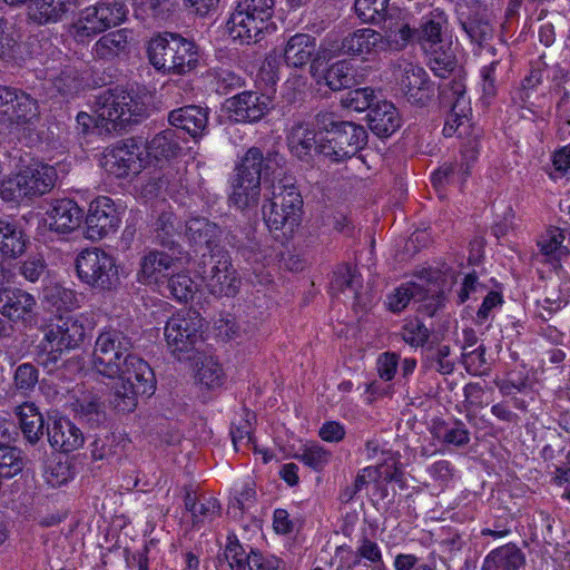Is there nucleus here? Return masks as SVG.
Segmentation results:
<instances>
[{"label": "nucleus", "mask_w": 570, "mask_h": 570, "mask_svg": "<svg viewBox=\"0 0 570 570\" xmlns=\"http://www.w3.org/2000/svg\"><path fill=\"white\" fill-rule=\"evenodd\" d=\"M131 337L117 328L102 331L95 343L92 367L108 379H118L111 397L114 407L128 413L137 406L138 395H151L155 392V375L149 364L131 353Z\"/></svg>", "instance_id": "obj_1"}, {"label": "nucleus", "mask_w": 570, "mask_h": 570, "mask_svg": "<svg viewBox=\"0 0 570 570\" xmlns=\"http://www.w3.org/2000/svg\"><path fill=\"white\" fill-rule=\"evenodd\" d=\"M284 163V157L275 149L264 155L258 147L248 148L229 176V203L243 212L256 208L261 199L262 177L265 181L269 177L278 178Z\"/></svg>", "instance_id": "obj_2"}, {"label": "nucleus", "mask_w": 570, "mask_h": 570, "mask_svg": "<svg viewBox=\"0 0 570 570\" xmlns=\"http://www.w3.org/2000/svg\"><path fill=\"white\" fill-rule=\"evenodd\" d=\"M147 107L137 95L119 88L108 89L96 97L95 117L87 112L77 115V122L89 130L92 124L100 132L124 130L131 124H138L147 117Z\"/></svg>", "instance_id": "obj_3"}, {"label": "nucleus", "mask_w": 570, "mask_h": 570, "mask_svg": "<svg viewBox=\"0 0 570 570\" xmlns=\"http://www.w3.org/2000/svg\"><path fill=\"white\" fill-rule=\"evenodd\" d=\"M292 180L283 178L273 184L272 195L262 206L266 226L281 240L292 238L302 220L303 198Z\"/></svg>", "instance_id": "obj_4"}, {"label": "nucleus", "mask_w": 570, "mask_h": 570, "mask_svg": "<svg viewBox=\"0 0 570 570\" xmlns=\"http://www.w3.org/2000/svg\"><path fill=\"white\" fill-rule=\"evenodd\" d=\"M316 124L325 132L321 137V155L332 161L350 159L367 144V131L362 125L338 120L331 112L318 114Z\"/></svg>", "instance_id": "obj_5"}, {"label": "nucleus", "mask_w": 570, "mask_h": 570, "mask_svg": "<svg viewBox=\"0 0 570 570\" xmlns=\"http://www.w3.org/2000/svg\"><path fill=\"white\" fill-rule=\"evenodd\" d=\"M147 52L154 68L164 73H188L197 67L199 61L196 43L174 32L153 37Z\"/></svg>", "instance_id": "obj_6"}, {"label": "nucleus", "mask_w": 570, "mask_h": 570, "mask_svg": "<svg viewBox=\"0 0 570 570\" xmlns=\"http://www.w3.org/2000/svg\"><path fill=\"white\" fill-rule=\"evenodd\" d=\"M85 338V326L72 316H59L45 328L41 341L39 363L49 372L53 371L62 360L65 352L76 348Z\"/></svg>", "instance_id": "obj_7"}, {"label": "nucleus", "mask_w": 570, "mask_h": 570, "mask_svg": "<svg viewBox=\"0 0 570 570\" xmlns=\"http://www.w3.org/2000/svg\"><path fill=\"white\" fill-rule=\"evenodd\" d=\"M274 7V0H239L226 23L229 37L242 43L257 42L269 27Z\"/></svg>", "instance_id": "obj_8"}, {"label": "nucleus", "mask_w": 570, "mask_h": 570, "mask_svg": "<svg viewBox=\"0 0 570 570\" xmlns=\"http://www.w3.org/2000/svg\"><path fill=\"white\" fill-rule=\"evenodd\" d=\"M203 326V317L191 308L180 309L167 321L164 334L167 347L175 358L190 361L195 357Z\"/></svg>", "instance_id": "obj_9"}, {"label": "nucleus", "mask_w": 570, "mask_h": 570, "mask_svg": "<svg viewBox=\"0 0 570 570\" xmlns=\"http://www.w3.org/2000/svg\"><path fill=\"white\" fill-rule=\"evenodd\" d=\"M198 272L207 289L214 296L233 297L239 291L240 277L225 248L204 253L198 264Z\"/></svg>", "instance_id": "obj_10"}, {"label": "nucleus", "mask_w": 570, "mask_h": 570, "mask_svg": "<svg viewBox=\"0 0 570 570\" xmlns=\"http://www.w3.org/2000/svg\"><path fill=\"white\" fill-rule=\"evenodd\" d=\"M79 279L99 291H110L119 282L118 267L114 256L100 248H87L76 258Z\"/></svg>", "instance_id": "obj_11"}, {"label": "nucleus", "mask_w": 570, "mask_h": 570, "mask_svg": "<svg viewBox=\"0 0 570 570\" xmlns=\"http://www.w3.org/2000/svg\"><path fill=\"white\" fill-rule=\"evenodd\" d=\"M126 13L125 4L117 0L99 2L81 10L79 18L70 27V33L78 42H85L124 21Z\"/></svg>", "instance_id": "obj_12"}, {"label": "nucleus", "mask_w": 570, "mask_h": 570, "mask_svg": "<svg viewBox=\"0 0 570 570\" xmlns=\"http://www.w3.org/2000/svg\"><path fill=\"white\" fill-rule=\"evenodd\" d=\"M439 99L443 108L450 109L443 134L446 137H452L465 121H469L471 115L470 99L466 97L464 81L454 78L441 85L439 87Z\"/></svg>", "instance_id": "obj_13"}, {"label": "nucleus", "mask_w": 570, "mask_h": 570, "mask_svg": "<svg viewBox=\"0 0 570 570\" xmlns=\"http://www.w3.org/2000/svg\"><path fill=\"white\" fill-rule=\"evenodd\" d=\"M121 223L120 214L114 200L107 196H99L89 205L86 217V237L100 240L117 232Z\"/></svg>", "instance_id": "obj_14"}, {"label": "nucleus", "mask_w": 570, "mask_h": 570, "mask_svg": "<svg viewBox=\"0 0 570 570\" xmlns=\"http://www.w3.org/2000/svg\"><path fill=\"white\" fill-rule=\"evenodd\" d=\"M141 150L134 139L106 149L101 158V167L117 178L138 174L142 167Z\"/></svg>", "instance_id": "obj_15"}, {"label": "nucleus", "mask_w": 570, "mask_h": 570, "mask_svg": "<svg viewBox=\"0 0 570 570\" xmlns=\"http://www.w3.org/2000/svg\"><path fill=\"white\" fill-rule=\"evenodd\" d=\"M271 98L257 91H243L225 101V110L235 122H256L269 110Z\"/></svg>", "instance_id": "obj_16"}, {"label": "nucleus", "mask_w": 570, "mask_h": 570, "mask_svg": "<svg viewBox=\"0 0 570 570\" xmlns=\"http://www.w3.org/2000/svg\"><path fill=\"white\" fill-rule=\"evenodd\" d=\"M400 90L409 104L426 107L434 98L435 85L421 67L406 65L399 80Z\"/></svg>", "instance_id": "obj_17"}, {"label": "nucleus", "mask_w": 570, "mask_h": 570, "mask_svg": "<svg viewBox=\"0 0 570 570\" xmlns=\"http://www.w3.org/2000/svg\"><path fill=\"white\" fill-rule=\"evenodd\" d=\"M0 114L10 124H27L37 117L38 105L27 92L0 85Z\"/></svg>", "instance_id": "obj_18"}, {"label": "nucleus", "mask_w": 570, "mask_h": 570, "mask_svg": "<svg viewBox=\"0 0 570 570\" xmlns=\"http://www.w3.org/2000/svg\"><path fill=\"white\" fill-rule=\"evenodd\" d=\"M178 261L161 250H149L139 263L138 281L147 285L161 287L165 279L174 272Z\"/></svg>", "instance_id": "obj_19"}, {"label": "nucleus", "mask_w": 570, "mask_h": 570, "mask_svg": "<svg viewBox=\"0 0 570 570\" xmlns=\"http://www.w3.org/2000/svg\"><path fill=\"white\" fill-rule=\"evenodd\" d=\"M51 230L68 234L76 230L82 223L83 210L70 198L55 199L47 212Z\"/></svg>", "instance_id": "obj_20"}, {"label": "nucleus", "mask_w": 570, "mask_h": 570, "mask_svg": "<svg viewBox=\"0 0 570 570\" xmlns=\"http://www.w3.org/2000/svg\"><path fill=\"white\" fill-rule=\"evenodd\" d=\"M385 38L381 32L362 28L346 35L338 48V51L348 56H364L385 49Z\"/></svg>", "instance_id": "obj_21"}, {"label": "nucleus", "mask_w": 570, "mask_h": 570, "mask_svg": "<svg viewBox=\"0 0 570 570\" xmlns=\"http://www.w3.org/2000/svg\"><path fill=\"white\" fill-rule=\"evenodd\" d=\"M47 435L51 448L63 453L76 451L85 443L82 431L66 417L53 420L47 428Z\"/></svg>", "instance_id": "obj_22"}, {"label": "nucleus", "mask_w": 570, "mask_h": 570, "mask_svg": "<svg viewBox=\"0 0 570 570\" xmlns=\"http://www.w3.org/2000/svg\"><path fill=\"white\" fill-rule=\"evenodd\" d=\"M27 197L41 196L52 189L57 171L47 164H32L18 173Z\"/></svg>", "instance_id": "obj_23"}, {"label": "nucleus", "mask_w": 570, "mask_h": 570, "mask_svg": "<svg viewBox=\"0 0 570 570\" xmlns=\"http://www.w3.org/2000/svg\"><path fill=\"white\" fill-rule=\"evenodd\" d=\"M287 145L293 156L308 163L313 155H321V138L316 130L306 122L293 125L287 135Z\"/></svg>", "instance_id": "obj_24"}, {"label": "nucleus", "mask_w": 570, "mask_h": 570, "mask_svg": "<svg viewBox=\"0 0 570 570\" xmlns=\"http://www.w3.org/2000/svg\"><path fill=\"white\" fill-rule=\"evenodd\" d=\"M208 115V108L188 105L171 110L168 115V121L171 126L185 130L196 139L206 134Z\"/></svg>", "instance_id": "obj_25"}, {"label": "nucleus", "mask_w": 570, "mask_h": 570, "mask_svg": "<svg viewBox=\"0 0 570 570\" xmlns=\"http://www.w3.org/2000/svg\"><path fill=\"white\" fill-rule=\"evenodd\" d=\"M35 305V297L22 289H0V313L11 321H29Z\"/></svg>", "instance_id": "obj_26"}, {"label": "nucleus", "mask_w": 570, "mask_h": 570, "mask_svg": "<svg viewBox=\"0 0 570 570\" xmlns=\"http://www.w3.org/2000/svg\"><path fill=\"white\" fill-rule=\"evenodd\" d=\"M184 235L188 242L197 247L205 246L208 253L216 248H223L218 245L222 237L220 227L205 217H191L185 223Z\"/></svg>", "instance_id": "obj_27"}, {"label": "nucleus", "mask_w": 570, "mask_h": 570, "mask_svg": "<svg viewBox=\"0 0 570 570\" xmlns=\"http://www.w3.org/2000/svg\"><path fill=\"white\" fill-rule=\"evenodd\" d=\"M366 120L370 129L381 138L390 137L401 127L400 114L387 100H376L367 111Z\"/></svg>", "instance_id": "obj_28"}, {"label": "nucleus", "mask_w": 570, "mask_h": 570, "mask_svg": "<svg viewBox=\"0 0 570 570\" xmlns=\"http://www.w3.org/2000/svg\"><path fill=\"white\" fill-rule=\"evenodd\" d=\"M316 52V38L307 33H295L288 38L283 49V58L288 67L306 66Z\"/></svg>", "instance_id": "obj_29"}, {"label": "nucleus", "mask_w": 570, "mask_h": 570, "mask_svg": "<svg viewBox=\"0 0 570 570\" xmlns=\"http://www.w3.org/2000/svg\"><path fill=\"white\" fill-rule=\"evenodd\" d=\"M525 556L514 543H507L490 551L482 563V570H520Z\"/></svg>", "instance_id": "obj_30"}, {"label": "nucleus", "mask_w": 570, "mask_h": 570, "mask_svg": "<svg viewBox=\"0 0 570 570\" xmlns=\"http://www.w3.org/2000/svg\"><path fill=\"white\" fill-rule=\"evenodd\" d=\"M27 237L18 224L9 218H0V253L2 256L16 258L26 250Z\"/></svg>", "instance_id": "obj_31"}, {"label": "nucleus", "mask_w": 570, "mask_h": 570, "mask_svg": "<svg viewBox=\"0 0 570 570\" xmlns=\"http://www.w3.org/2000/svg\"><path fill=\"white\" fill-rule=\"evenodd\" d=\"M184 502L186 510L191 514L194 524L212 521L219 514V503L213 497L186 490Z\"/></svg>", "instance_id": "obj_32"}, {"label": "nucleus", "mask_w": 570, "mask_h": 570, "mask_svg": "<svg viewBox=\"0 0 570 570\" xmlns=\"http://www.w3.org/2000/svg\"><path fill=\"white\" fill-rule=\"evenodd\" d=\"M446 22L448 18L442 11H434L423 17L421 27L417 29V41L423 50L445 43L442 32Z\"/></svg>", "instance_id": "obj_33"}, {"label": "nucleus", "mask_w": 570, "mask_h": 570, "mask_svg": "<svg viewBox=\"0 0 570 570\" xmlns=\"http://www.w3.org/2000/svg\"><path fill=\"white\" fill-rule=\"evenodd\" d=\"M16 414L26 440L36 444L43 435V417L36 404L24 402L16 409Z\"/></svg>", "instance_id": "obj_34"}, {"label": "nucleus", "mask_w": 570, "mask_h": 570, "mask_svg": "<svg viewBox=\"0 0 570 570\" xmlns=\"http://www.w3.org/2000/svg\"><path fill=\"white\" fill-rule=\"evenodd\" d=\"M146 150L155 159L176 158L181 151L180 137L175 129H165L147 141Z\"/></svg>", "instance_id": "obj_35"}, {"label": "nucleus", "mask_w": 570, "mask_h": 570, "mask_svg": "<svg viewBox=\"0 0 570 570\" xmlns=\"http://www.w3.org/2000/svg\"><path fill=\"white\" fill-rule=\"evenodd\" d=\"M129 31L119 29L104 35L94 46V55L98 59L112 60L126 53L129 46Z\"/></svg>", "instance_id": "obj_36"}, {"label": "nucleus", "mask_w": 570, "mask_h": 570, "mask_svg": "<svg viewBox=\"0 0 570 570\" xmlns=\"http://www.w3.org/2000/svg\"><path fill=\"white\" fill-rule=\"evenodd\" d=\"M68 9V0H35L29 8V18L38 24L57 23Z\"/></svg>", "instance_id": "obj_37"}, {"label": "nucleus", "mask_w": 570, "mask_h": 570, "mask_svg": "<svg viewBox=\"0 0 570 570\" xmlns=\"http://www.w3.org/2000/svg\"><path fill=\"white\" fill-rule=\"evenodd\" d=\"M564 232L558 227H549L538 239L541 255L548 263H559L569 255V249L563 246Z\"/></svg>", "instance_id": "obj_38"}, {"label": "nucleus", "mask_w": 570, "mask_h": 570, "mask_svg": "<svg viewBox=\"0 0 570 570\" xmlns=\"http://www.w3.org/2000/svg\"><path fill=\"white\" fill-rule=\"evenodd\" d=\"M426 297L428 293L422 285L409 282L402 284L395 288L393 293L387 295L385 304L391 312L400 313L412 299L421 302L425 301Z\"/></svg>", "instance_id": "obj_39"}, {"label": "nucleus", "mask_w": 570, "mask_h": 570, "mask_svg": "<svg viewBox=\"0 0 570 570\" xmlns=\"http://www.w3.org/2000/svg\"><path fill=\"white\" fill-rule=\"evenodd\" d=\"M183 223L171 212H163L154 227L156 242L165 247H173L181 235Z\"/></svg>", "instance_id": "obj_40"}, {"label": "nucleus", "mask_w": 570, "mask_h": 570, "mask_svg": "<svg viewBox=\"0 0 570 570\" xmlns=\"http://www.w3.org/2000/svg\"><path fill=\"white\" fill-rule=\"evenodd\" d=\"M332 287L340 292L351 291L354 296L355 305L361 308H367L370 302L364 299L358 293V287L361 286V277L357 275L355 268L351 266H342L340 267L333 275Z\"/></svg>", "instance_id": "obj_41"}, {"label": "nucleus", "mask_w": 570, "mask_h": 570, "mask_svg": "<svg viewBox=\"0 0 570 570\" xmlns=\"http://www.w3.org/2000/svg\"><path fill=\"white\" fill-rule=\"evenodd\" d=\"M159 288L161 293L167 291L178 302H187L194 296L197 287L187 273L180 272L177 274L171 273Z\"/></svg>", "instance_id": "obj_42"}, {"label": "nucleus", "mask_w": 570, "mask_h": 570, "mask_svg": "<svg viewBox=\"0 0 570 570\" xmlns=\"http://www.w3.org/2000/svg\"><path fill=\"white\" fill-rule=\"evenodd\" d=\"M389 3L390 0H355V14L364 23H386Z\"/></svg>", "instance_id": "obj_43"}, {"label": "nucleus", "mask_w": 570, "mask_h": 570, "mask_svg": "<svg viewBox=\"0 0 570 570\" xmlns=\"http://www.w3.org/2000/svg\"><path fill=\"white\" fill-rule=\"evenodd\" d=\"M424 51L429 57L428 65L435 76L445 78L455 68L456 60L450 45L444 43Z\"/></svg>", "instance_id": "obj_44"}, {"label": "nucleus", "mask_w": 570, "mask_h": 570, "mask_svg": "<svg viewBox=\"0 0 570 570\" xmlns=\"http://www.w3.org/2000/svg\"><path fill=\"white\" fill-rule=\"evenodd\" d=\"M435 438L443 444L463 448L470 442V431L459 420L453 423L443 422L435 428Z\"/></svg>", "instance_id": "obj_45"}, {"label": "nucleus", "mask_w": 570, "mask_h": 570, "mask_svg": "<svg viewBox=\"0 0 570 570\" xmlns=\"http://www.w3.org/2000/svg\"><path fill=\"white\" fill-rule=\"evenodd\" d=\"M232 570H249L252 566V550L246 552L234 532L228 533L223 553Z\"/></svg>", "instance_id": "obj_46"}, {"label": "nucleus", "mask_w": 570, "mask_h": 570, "mask_svg": "<svg viewBox=\"0 0 570 570\" xmlns=\"http://www.w3.org/2000/svg\"><path fill=\"white\" fill-rule=\"evenodd\" d=\"M324 79L334 91L348 88L354 83L353 69L347 61H337L326 69Z\"/></svg>", "instance_id": "obj_47"}, {"label": "nucleus", "mask_w": 570, "mask_h": 570, "mask_svg": "<svg viewBox=\"0 0 570 570\" xmlns=\"http://www.w3.org/2000/svg\"><path fill=\"white\" fill-rule=\"evenodd\" d=\"M296 458L314 471H322L331 461L332 452L318 443L305 444Z\"/></svg>", "instance_id": "obj_48"}, {"label": "nucleus", "mask_w": 570, "mask_h": 570, "mask_svg": "<svg viewBox=\"0 0 570 570\" xmlns=\"http://www.w3.org/2000/svg\"><path fill=\"white\" fill-rule=\"evenodd\" d=\"M50 79L55 88L63 96L72 95L81 87L79 72L70 63L63 65L58 73H51Z\"/></svg>", "instance_id": "obj_49"}, {"label": "nucleus", "mask_w": 570, "mask_h": 570, "mask_svg": "<svg viewBox=\"0 0 570 570\" xmlns=\"http://www.w3.org/2000/svg\"><path fill=\"white\" fill-rule=\"evenodd\" d=\"M400 335L402 340L412 347L423 346L429 337L430 330L419 318L405 320L401 327Z\"/></svg>", "instance_id": "obj_50"}, {"label": "nucleus", "mask_w": 570, "mask_h": 570, "mask_svg": "<svg viewBox=\"0 0 570 570\" xmlns=\"http://www.w3.org/2000/svg\"><path fill=\"white\" fill-rule=\"evenodd\" d=\"M46 299L58 311H70L79 306L77 293L61 285L49 287L46 292Z\"/></svg>", "instance_id": "obj_51"}, {"label": "nucleus", "mask_w": 570, "mask_h": 570, "mask_svg": "<svg viewBox=\"0 0 570 570\" xmlns=\"http://www.w3.org/2000/svg\"><path fill=\"white\" fill-rule=\"evenodd\" d=\"M375 99L376 97L374 95V90L370 87H364L350 90L342 98V105L345 108L352 109L354 111H370L371 107H373L376 102Z\"/></svg>", "instance_id": "obj_52"}, {"label": "nucleus", "mask_w": 570, "mask_h": 570, "mask_svg": "<svg viewBox=\"0 0 570 570\" xmlns=\"http://www.w3.org/2000/svg\"><path fill=\"white\" fill-rule=\"evenodd\" d=\"M75 410L88 422L99 423L105 417L104 403L97 394H88L77 399Z\"/></svg>", "instance_id": "obj_53"}, {"label": "nucleus", "mask_w": 570, "mask_h": 570, "mask_svg": "<svg viewBox=\"0 0 570 570\" xmlns=\"http://www.w3.org/2000/svg\"><path fill=\"white\" fill-rule=\"evenodd\" d=\"M197 377L207 389L219 387L224 382L223 368L216 360L206 357L197 371Z\"/></svg>", "instance_id": "obj_54"}, {"label": "nucleus", "mask_w": 570, "mask_h": 570, "mask_svg": "<svg viewBox=\"0 0 570 570\" xmlns=\"http://www.w3.org/2000/svg\"><path fill=\"white\" fill-rule=\"evenodd\" d=\"M135 8L136 14L142 18H165L174 7L173 0H129Z\"/></svg>", "instance_id": "obj_55"}, {"label": "nucleus", "mask_w": 570, "mask_h": 570, "mask_svg": "<svg viewBox=\"0 0 570 570\" xmlns=\"http://www.w3.org/2000/svg\"><path fill=\"white\" fill-rule=\"evenodd\" d=\"M377 469L374 466H366L362 469L354 479L352 484L345 485L340 492V500L343 503H350L355 495L362 491L370 480H375Z\"/></svg>", "instance_id": "obj_56"}, {"label": "nucleus", "mask_w": 570, "mask_h": 570, "mask_svg": "<svg viewBox=\"0 0 570 570\" xmlns=\"http://www.w3.org/2000/svg\"><path fill=\"white\" fill-rule=\"evenodd\" d=\"M461 27L469 38L479 45L492 38L493 29L491 24L483 19L476 17H468L465 20L461 19Z\"/></svg>", "instance_id": "obj_57"}, {"label": "nucleus", "mask_w": 570, "mask_h": 570, "mask_svg": "<svg viewBox=\"0 0 570 570\" xmlns=\"http://www.w3.org/2000/svg\"><path fill=\"white\" fill-rule=\"evenodd\" d=\"M22 462L17 456V451L11 445L0 446V474L10 479L20 472Z\"/></svg>", "instance_id": "obj_58"}, {"label": "nucleus", "mask_w": 570, "mask_h": 570, "mask_svg": "<svg viewBox=\"0 0 570 570\" xmlns=\"http://www.w3.org/2000/svg\"><path fill=\"white\" fill-rule=\"evenodd\" d=\"M500 67V60H492L489 65L482 67L481 73V87L484 98H493L498 91V69Z\"/></svg>", "instance_id": "obj_59"}, {"label": "nucleus", "mask_w": 570, "mask_h": 570, "mask_svg": "<svg viewBox=\"0 0 570 570\" xmlns=\"http://www.w3.org/2000/svg\"><path fill=\"white\" fill-rule=\"evenodd\" d=\"M384 29L386 30V39L385 42L394 43V49L404 48L411 40L417 39V29L410 28L409 24H401L397 29L392 28V22L390 24H384Z\"/></svg>", "instance_id": "obj_60"}, {"label": "nucleus", "mask_w": 570, "mask_h": 570, "mask_svg": "<svg viewBox=\"0 0 570 570\" xmlns=\"http://www.w3.org/2000/svg\"><path fill=\"white\" fill-rule=\"evenodd\" d=\"M215 90L219 95H228L243 86V79L234 71L222 69L214 75Z\"/></svg>", "instance_id": "obj_61"}, {"label": "nucleus", "mask_w": 570, "mask_h": 570, "mask_svg": "<svg viewBox=\"0 0 570 570\" xmlns=\"http://www.w3.org/2000/svg\"><path fill=\"white\" fill-rule=\"evenodd\" d=\"M14 385L18 390L30 391L38 382V370L31 363L20 364L14 372Z\"/></svg>", "instance_id": "obj_62"}, {"label": "nucleus", "mask_w": 570, "mask_h": 570, "mask_svg": "<svg viewBox=\"0 0 570 570\" xmlns=\"http://www.w3.org/2000/svg\"><path fill=\"white\" fill-rule=\"evenodd\" d=\"M394 570H436L434 562H423L413 553H399L393 561Z\"/></svg>", "instance_id": "obj_63"}, {"label": "nucleus", "mask_w": 570, "mask_h": 570, "mask_svg": "<svg viewBox=\"0 0 570 570\" xmlns=\"http://www.w3.org/2000/svg\"><path fill=\"white\" fill-rule=\"evenodd\" d=\"M249 570H285V563L273 554H264L252 549V566Z\"/></svg>", "instance_id": "obj_64"}]
</instances>
